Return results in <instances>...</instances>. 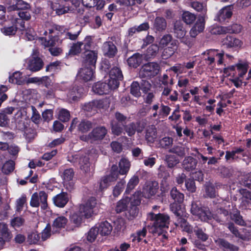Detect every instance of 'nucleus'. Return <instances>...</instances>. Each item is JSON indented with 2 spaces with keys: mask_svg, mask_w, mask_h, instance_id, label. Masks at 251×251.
Returning a JSON list of instances; mask_svg holds the SVG:
<instances>
[{
  "mask_svg": "<svg viewBox=\"0 0 251 251\" xmlns=\"http://www.w3.org/2000/svg\"><path fill=\"white\" fill-rule=\"evenodd\" d=\"M94 197L91 196L84 203L79 204L78 211L74 212L70 215V223L75 227H80L84 220L89 219L94 214Z\"/></svg>",
  "mask_w": 251,
  "mask_h": 251,
  "instance_id": "obj_1",
  "label": "nucleus"
},
{
  "mask_svg": "<svg viewBox=\"0 0 251 251\" xmlns=\"http://www.w3.org/2000/svg\"><path fill=\"white\" fill-rule=\"evenodd\" d=\"M215 213L211 212V217L209 221L213 219L221 225H224L229 220L230 214V207L233 206L232 202L222 199H217L213 201Z\"/></svg>",
  "mask_w": 251,
  "mask_h": 251,
  "instance_id": "obj_2",
  "label": "nucleus"
},
{
  "mask_svg": "<svg viewBox=\"0 0 251 251\" xmlns=\"http://www.w3.org/2000/svg\"><path fill=\"white\" fill-rule=\"evenodd\" d=\"M148 219L152 222V227L154 232H158V234L164 230L168 229L170 224V217L165 213L155 214L152 212H150L148 215Z\"/></svg>",
  "mask_w": 251,
  "mask_h": 251,
  "instance_id": "obj_3",
  "label": "nucleus"
},
{
  "mask_svg": "<svg viewBox=\"0 0 251 251\" xmlns=\"http://www.w3.org/2000/svg\"><path fill=\"white\" fill-rule=\"evenodd\" d=\"M117 166L113 165L108 175L102 176L98 182L99 187L95 192L97 196L101 197L103 192L106 190L113 183L115 182L118 179Z\"/></svg>",
  "mask_w": 251,
  "mask_h": 251,
  "instance_id": "obj_4",
  "label": "nucleus"
},
{
  "mask_svg": "<svg viewBox=\"0 0 251 251\" xmlns=\"http://www.w3.org/2000/svg\"><path fill=\"white\" fill-rule=\"evenodd\" d=\"M53 30L49 29V35L48 37H42L40 38V41L42 45L45 47L50 48L49 49L50 54L54 56L59 55L62 51L61 48L58 47L53 48L59 41L60 39L57 35H53Z\"/></svg>",
  "mask_w": 251,
  "mask_h": 251,
  "instance_id": "obj_5",
  "label": "nucleus"
},
{
  "mask_svg": "<svg viewBox=\"0 0 251 251\" xmlns=\"http://www.w3.org/2000/svg\"><path fill=\"white\" fill-rule=\"evenodd\" d=\"M193 201L191 204V213L196 216L201 221L208 222L211 217V211L207 207L202 206L200 203Z\"/></svg>",
  "mask_w": 251,
  "mask_h": 251,
  "instance_id": "obj_6",
  "label": "nucleus"
},
{
  "mask_svg": "<svg viewBox=\"0 0 251 251\" xmlns=\"http://www.w3.org/2000/svg\"><path fill=\"white\" fill-rule=\"evenodd\" d=\"M160 66L154 62L143 65L140 69L139 75L142 78L150 79L156 76L159 73Z\"/></svg>",
  "mask_w": 251,
  "mask_h": 251,
  "instance_id": "obj_7",
  "label": "nucleus"
},
{
  "mask_svg": "<svg viewBox=\"0 0 251 251\" xmlns=\"http://www.w3.org/2000/svg\"><path fill=\"white\" fill-rule=\"evenodd\" d=\"M15 12V17H13L12 19L22 28V30H24L25 21H28L31 19V9L17 10Z\"/></svg>",
  "mask_w": 251,
  "mask_h": 251,
  "instance_id": "obj_8",
  "label": "nucleus"
},
{
  "mask_svg": "<svg viewBox=\"0 0 251 251\" xmlns=\"http://www.w3.org/2000/svg\"><path fill=\"white\" fill-rule=\"evenodd\" d=\"M50 7L52 10L55 11V13L59 16L68 13L71 10L68 6H66L64 4L62 0H57L55 2H51Z\"/></svg>",
  "mask_w": 251,
  "mask_h": 251,
  "instance_id": "obj_9",
  "label": "nucleus"
},
{
  "mask_svg": "<svg viewBox=\"0 0 251 251\" xmlns=\"http://www.w3.org/2000/svg\"><path fill=\"white\" fill-rule=\"evenodd\" d=\"M18 29L22 30V28L12 19L11 24H5L1 28L0 31L5 36H13L16 34Z\"/></svg>",
  "mask_w": 251,
  "mask_h": 251,
  "instance_id": "obj_10",
  "label": "nucleus"
},
{
  "mask_svg": "<svg viewBox=\"0 0 251 251\" xmlns=\"http://www.w3.org/2000/svg\"><path fill=\"white\" fill-rule=\"evenodd\" d=\"M44 64V62L40 57H32L28 62L27 68L32 72H36L43 68Z\"/></svg>",
  "mask_w": 251,
  "mask_h": 251,
  "instance_id": "obj_11",
  "label": "nucleus"
},
{
  "mask_svg": "<svg viewBox=\"0 0 251 251\" xmlns=\"http://www.w3.org/2000/svg\"><path fill=\"white\" fill-rule=\"evenodd\" d=\"M232 15V7L231 6H225L220 9L217 13L215 20L223 23L226 19H229Z\"/></svg>",
  "mask_w": 251,
  "mask_h": 251,
  "instance_id": "obj_12",
  "label": "nucleus"
},
{
  "mask_svg": "<svg viewBox=\"0 0 251 251\" xmlns=\"http://www.w3.org/2000/svg\"><path fill=\"white\" fill-rule=\"evenodd\" d=\"M11 5L8 7L9 11L25 10L31 9L29 3L23 0H10Z\"/></svg>",
  "mask_w": 251,
  "mask_h": 251,
  "instance_id": "obj_13",
  "label": "nucleus"
},
{
  "mask_svg": "<svg viewBox=\"0 0 251 251\" xmlns=\"http://www.w3.org/2000/svg\"><path fill=\"white\" fill-rule=\"evenodd\" d=\"M69 195L67 192H62L55 196L53 199V203L55 206L63 208L69 201Z\"/></svg>",
  "mask_w": 251,
  "mask_h": 251,
  "instance_id": "obj_14",
  "label": "nucleus"
},
{
  "mask_svg": "<svg viewBox=\"0 0 251 251\" xmlns=\"http://www.w3.org/2000/svg\"><path fill=\"white\" fill-rule=\"evenodd\" d=\"M186 30L183 27V25L181 21H176L174 25V33L175 36L178 39L181 40V42L186 44L185 41V35L186 34Z\"/></svg>",
  "mask_w": 251,
  "mask_h": 251,
  "instance_id": "obj_15",
  "label": "nucleus"
},
{
  "mask_svg": "<svg viewBox=\"0 0 251 251\" xmlns=\"http://www.w3.org/2000/svg\"><path fill=\"white\" fill-rule=\"evenodd\" d=\"M83 92L84 88L82 86L75 84L70 90L68 97L74 101H77Z\"/></svg>",
  "mask_w": 251,
  "mask_h": 251,
  "instance_id": "obj_16",
  "label": "nucleus"
},
{
  "mask_svg": "<svg viewBox=\"0 0 251 251\" xmlns=\"http://www.w3.org/2000/svg\"><path fill=\"white\" fill-rule=\"evenodd\" d=\"M102 49L103 54L109 57H114L117 52L116 46L111 41L104 42Z\"/></svg>",
  "mask_w": 251,
  "mask_h": 251,
  "instance_id": "obj_17",
  "label": "nucleus"
},
{
  "mask_svg": "<svg viewBox=\"0 0 251 251\" xmlns=\"http://www.w3.org/2000/svg\"><path fill=\"white\" fill-rule=\"evenodd\" d=\"M140 123L132 122L128 125H124V130L129 136H132L134 135L135 132H141L143 130V127L140 126Z\"/></svg>",
  "mask_w": 251,
  "mask_h": 251,
  "instance_id": "obj_18",
  "label": "nucleus"
},
{
  "mask_svg": "<svg viewBox=\"0 0 251 251\" xmlns=\"http://www.w3.org/2000/svg\"><path fill=\"white\" fill-rule=\"evenodd\" d=\"M158 188V183L157 181H150L144 188V192L147 195V197L150 198L156 194Z\"/></svg>",
  "mask_w": 251,
  "mask_h": 251,
  "instance_id": "obj_19",
  "label": "nucleus"
},
{
  "mask_svg": "<svg viewBox=\"0 0 251 251\" xmlns=\"http://www.w3.org/2000/svg\"><path fill=\"white\" fill-rule=\"evenodd\" d=\"M222 43L223 45L227 48L241 47L242 45V42L239 39L231 35H227L224 38Z\"/></svg>",
  "mask_w": 251,
  "mask_h": 251,
  "instance_id": "obj_20",
  "label": "nucleus"
},
{
  "mask_svg": "<svg viewBox=\"0 0 251 251\" xmlns=\"http://www.w3.org/2000/svg\"><path fill=\"white\" fill-rule=\"evenodd\" d=\"M97 228L98 233L102 236H106L110 234L112 230V226L107 221L101 222L98 227L95 226V229Z\"/></svg>",
  "mask_w": 251,
  "mask_h": 251,
  "instance_id": "obj_21",
  "label": "nucleus"
},
{
  "mask_svg": "<svg viewBox=\"0 0 251 251\" xmlns=\"http://www.w3.org/2000/svg\"><path fill=\"white\" fill-rule=\"evenodd\" d=\"M69 158L68 161L70 162L78 161L79 164L80 168L85 173L90 171V163L89 161L90 158Z\"/></svg>",
  "mask_w": 251,
  "mask_h": 251,
  "instance_id": "obj_22",
  "label": "nucleus"
},
{
  "mask_svg": "<svg viewBox=\"0 0 251 251\" xmlns=\"http://www.w3.org/2000/svg\"><path fill=\"white\" fill-rule=\"evenodd\" d=\"M157 138V130L155 126L151 125L148 126L146 129L145 138L149 143H153Z\"/></svg>",
  "mask_w": 251,
  "mask_h": 251,
  "instance_id": "obj_23",
  "label": "nucleus"
},
{
  "mask_svg": "<svg viewBox=\"0 0 251 251\" xmlns=\"http://www.w3.org/2000/svg\"><path fill=\"white\" fill-rule=\"evenodd\" d=\"M119 167L120 170L118 171L117 168L118 177L119 175H126L130 167V163L126 158H122L119 163Z\"/></svg>",
  "mask_w": 251,
  "mask_h": 251,
  "instance_id": "obj_24",
  "label": "nucleus"
},
{
  "mask_svg": "<svg viewBox=\"0 0 251 251\" xmlns=\"http://www.w3.org/2000/svg\"><path fill=\"white\" fill-rule=\"evenodd\" d=\"M84 64L89 66H94V50H84L82 53Z\"/></svg>",
  "mask_w": 251,
  "mask_h": 251,
  "instance_id": "obj_25",
  "label": "nucleus"
},
{
  "mask_svg": "<svg viewBox=\"0 0 251 251\" xmlns=\"http://www.w3.org/2000/svg\"><path fill=\"white\" fill-rule=\"evenodd\" d=\"M159 51V47L157 44H152L148 47L146 53L143 54V57L146 60H149L154 58Z\"/></svg>",
  "mask_w": 251,
  "mask_h": 251,
  "instance_id": "obj_26",
  "label": "nucleus"
},
{
  "mask_svg": "<svg viewBox=\"0 0 251 251\" xmlns=\"http://www.w3.org/2000/svg\"><path fill=\"white\" fill-rule=\"evenodd\" d=\"M143 58V54L136 53L129 57L127 62L129 66L136 68L140 65Z\"/></svg>",
  "mask_w": 251,
  "mask_h": 251,
  "instance_id": "obj_27",
  "label": "nucleus"
},
{
  "mask_svg": "<svg viewBox=\"0 0 251 251\" xmlns=\"http://www.w3.org/2000/svg\"><path fill=\"white\" fill-rule=\"evenodd\" d=\"M177 41L173 40L170 44V46L166 48L162 52V56L164 58L167 59L172 56L177 48Z\"/></svg>",
  "mask_w": 251,
  "mask_h": 251,
  "instance_id": "obj_28",
  "label": "nucleus"
},
{
  "mask_svg": "<svg viewBox=\"0 0 251 251\" xmlns=\"http://www.w3.org/2000/svg\"><path fill=\"white\" fill-rule=\"evenodd\" d=\"M93 75L94 72L91 66L85 67L82 69L79 72L80 78L85 82L91 80Z\"/></svg>",
  "mask_w": 251,
  "mask_h": 251,
  "instance_id": "obj_29",
  "label": "nucleus"
},
{
  "mask_svg": "<svg viewBox=\"0 0 251 251\" xmlns=\"http://www.w3.org/2000/svg\"><path fill=\"white\" fill-rule=\"evenodd\" d=\"M94 226L92 227L86 234V248L88 251H94Z\"/></svg>",
  "mask_w": 251,
  "mask_h": 251,
  "instance_id": "obj_30",
  "label": "nucleus"
},
{
  "mask_svg": "<svg viewBox=\"0 0 251 251\" xmlns=\"http://www.w3.org/2000/svg\"><path fill=\"white\" fill-rule=\"evenodd\" d=\"M198 161L196 158H184L182 162L183 168L187 171L194 170Z\"/></svg>",
  "mask_w": 251,
  "mask_h": 251,
  "instance_id": "obj_31",
  "label": "nucleus"
},
{
  "mask_svg": "<svg viewBox=\"0 0 251 251\" xmlns=\"http://www.w3.org/2000/svg\"><path fill=\"white\" fill-rule=\"evenodd\" d=\"M230 217L232 221L237 225L246 226L247 225L243 219V216L241 215L240 211L236 208V211L233 213L230 212Z\"/></svg>",
  "mask_w": 251,
  "mask_h": 251,
  "instance_id": "obj_32",
  "label": "nucleus"
},
{
  "mask_svg": "<svg viewBox=\"0 0 251 251\" xmlns=\"http://www.w3.org/2000/svg\"><path fill=\"white\" fill-rule=\"evenodd\" d=\"M171 198L174 200V202L182 203L184 199V195L177 189L176 187L172 188L170 191Z\"/></svg>",
  "mask_w": 251,
  "mask_h": 251,
  "instance_id": "obj_33",
  "label": "nucleus"
},
{
  "mask_svg": "<svg viewBox=\"0 0 251 251\" xmlns=\"http://www.w3.org/2000/svg\"><path fill=\"white\" fill-rule=\"evenodd\" d=\"M0 235L7 242L10 241L12 238V234L8 229L7 225L4 223H0Z\"/></svg>",
  "mask_w": 251,
  "mask_h": 251,
  "instance_id": "obj_34",
  "label": "nucleus"
},
{
  "mask_svg": "<svg viewBox=\"0 0 251 251\" xmlns=\"http://www.w3.org/2000/svg\"><path fill=\"white\" fill-rule=\"evenodd\" d=\"M218 243L220 248L228 250L229 251H238L239 248L226 241L223 238H219L218 240Z\"/></svg>",
  "mask_w": 251,
  "mask_h": 251,
  "instance_id": "obj_35",
  "label": "nucleus"
},
{
  "mask_svg": "<svg viewBox=\"0 0 251 251\" xmlns=\"http://www.w3.org/2000/svg\"><path fill=\"white\" fill-rule=\"evenodd\" d=\"M167 27V22L163 17H157L154 20L153 28L158 31L165 30Z\"/></svg>",
  "mask_w": 251,
  "mask_h": 251,
  "instance_id": "obj_36",
  "label": "nucleus"
},
{
  "mask_svg": "<svg viewBox=\"0 0 251 251\" xmlns=\"http://www.w3.org/2000/svg\"><path fill=\"white\" fill-rule=\"evenodd\" d=\"M95 93L99 95L107 94L110 92L109 87H108L107 82H98L95 84Z\"/></svg>",
  "mask_w": 251,
  "mask_h": 251,
  "instance_id": "obj_37",
  "label": "nucleus"
},
{
  "mask_svg": "<svg viewBox=\"0 0 251 251\" xmlns=\"http://www.w3.org/2000/svg\"><path fill=\"white\" fill-rule=\"evenodd\" d=\"M139 179L137 176H133L128 181L125 195L129 194L135 187L138 184Z\"/></svg>",
  "mask_w": 251,
  "mask_h": 251,
  "instance_id": "obj_38",
  "label": "nucleus"
},
{
  "mask_svg": "<svg viewBox=\"0 0 251 251\" xmlns=\"http://www.w3.org/2000/svg\"><path fill=\"white\" fill-rule=\"evenodd\" d=\"M68 219L64 216H58L53 222L52 227L57 229L65 228L68 223Z\"/></svg>",
  "mask_w": 251,
  "mask_h": 251,
  "instance_id": "obj_39",
  "label": "nucleus"
},
{
  "mask_svg": "<svg viewBox=\"0 0 251 251\" xmlns=\"http://www.w3.org/2000/svg\"><path fill=\"white\" fill-rule=\"evenodd\" d=\"M9 82L13 84L22 85L24 83L22 73L19 71L13 73L9 76Z\"/></svg>",
  "mask_w": 251,
  "mask_h": 251,
  "instance_id": "obj_40",
  "label": "nucleus"
},
{
  "mask_svg": "<svg viewBox=\"0 0 251 251\" xmlns=\"http://www.w3.org/2000/svg\"><path fill=\"white\" fill-rule=\"evenodd\" d=\"M93 126L91 122L82 120L77 126V130L81 133H86L89 131Z\"/></svg>",
  "mask_w": 251,
  "mask_h": 251,
  "instance_id": "obj_41",
  "label": "nucleus"
},
{
  "mask_svg": "<svg viewBox=\"0 0 251 251\" xmlns=\"http://www.w3.org/2000/svg\"><path fill=\"white\" fill-rule=\"evenodd\" d=\"M141 193L139 191L135 192L131 197H126V199H127L128 204L130 203V205L137 206L139 205L141 201Z\"/></svg>",
  "mask_w": 251,
  "mask_h": 251,
  "instance_id": "obj_42",
  "label": "nucleus"
},
{
  "mask_svg": "<svg viewBox=\"0 0 251 251\" xmlns=\"http://www.w3.org/2000/svg\"><path fill=\"white\" fill-rule=\"evenodd\" d=\"M190 5L193 9L198 12L204 13L207 11L206 4L205 2L193 1L191 2Z\"/></svg>",
  "mask_w": 251,
  "mask_h": 251,
  "instance_id": "obj_43",
  "label": "nucleus"
},
{
  "mask_svg": "<svg viewBox=\"0 0 251 251\" xmlns=\"http://www.w3.org/2000/svg\"><path fill=\"white\" fill-rule=\"evenodd\" d=\"M94 108V100L84 103L82 106V109L85 112V115L87 117H90L94 114L93 108Z\"/></svg>",
  "mask_w": 251,
  "mask_h": 251,
  "instance_id": "obj_44",
  "label": "nucleus"
},
{
  "mask_svg": "<svg viewBox=\"0 0 251 251\" xmlns=\"http://www.w3.org/2000/svg\"><path fill=\"white\" fill-rule=\"evenodd\" d=\"M239 181L241 185L251 189V173L241 176Z\"/></svg>",
  "mask_w": 251,
  "mask_h": 251,
  "instance_id": "obj_45",
  "label": "nucleus"
},
{
  "mask_svg": "<svg viewBox=\"0 0 251 251\" xmlns=\"http://www.w3.org/2000/svg\"><path fill=\"white\" fill-rule=\"evenodd\" d=\"M14 169L15 162L10 160L4 163L1 168V171L4 174L8 175L13 172Z\"/></svg>",
  "mask_w": 251,
  "mask_h": 251,
  "instance_id": "obj_46",
  "label": "nucleus"
},
{
  "mask_svg": "<svg viewBox=\"0 0 251 251\" xmlns=\"http://www.w3.org/2000/svg\"><path fill=\"white\" fill-rule=\"evenodd\" d=\"M125 184L126 181L124 179H122L117 182L113 189L112 194L114 197H118L121 194L122 192L123 191Z\"/></svg>",
  "mask_w": 251,
  "mask_h": 251,
  "instance_id": "obj_47",
  "label": "nucleus"
},
{
  "mask_svg": "<svg viewBox=\"0 0 251 251\" xmlns=\"http://www.w3.org/2000/svg\"><path fill=\"white\" fill-rule=\"evenodd\" d=\"M83 45V42H77L74 43L71 47L68 53L69 55H75L80 53L81 50V46Z\"/></svg>",
  "mask_w": 251,
  "mask_h": 251,
  "instance_id": "obj_48",
  "label": "nucleus"
},
{
  "mask_svg": "<svg viewBox=\"0 0 251 251\" xmlns=\"http://www.w3.org/2000/svg\"><path fill=\"white\" fill-rule=\"evenodd\" d=\"M111 127L112 133L116 136L120 135L123 132V127L122 125L119 123H116L115 121L111 122Z\"/></svg>",
  "mask_w": 251,
  "mask_h": 251,
  "instance_id": "obj_49",
  "label": "nucleus"
},
{
  "mask_svg": "<svg viewBox=\"0 0 251 251\" xmlns=\"http://www.w3.org/2000/svg\"><path fill=\"white\" fill-rule=\"evenodd\" d=\"M182 203L174 202L170 204V208L171 211L176 216H180L182 214Z\"/></svg>",
  "mask_w": 251,
  "mask_h": 251,
  "instance_id": "obj_50",
  "label": "nucleus"
},
{
  "mask_svg": "<svg viewBox=\"0 0 251 251\" xmlns=\"http://www.w3.org/2000/svg\"><path fill=\"white\" fill-rule=\"evenodd\" d=\"M24 135L27 141L30 142L35 138L37 133L35 129L31 127H26L25 128Z\"/></svg>",
  "mask_w": 251,
  "mask_h": 251,
  "instance_id": "obj_51",
  "label": "nucleus"
},
{
  "mask_svg": "<svg viewBox=\"0 0 251 251\" xmlns=\"http://www.w3.org/2000/svg\"><path fill=\"white\" fill-rule=\"evenodd\" d=\"M182 20L186 24H192L196 20V16L194 14H193L189 11L183 12L182 15Z\"/></svg>",
  "mask_w": 251,
  "mask_h": 251,
  "instance_id": "obj_52",
  "label": "nucleus"
},
{
  "mask_svg": "<svg viewBox=\"0 0 251 251\" xmlns=\"http://www.w3.org/2000/svg\"><path fill=\"white\" fill-rule=\"evenodd\" d=\"M127 199H124L120 200L117 203L115 211L117 213H120L126 211L128 205Z\"/></svg>",
  "mask_w": 251,
  "mask_h": 251,
  "instance_id": "obj_53",
  "label": "nucleus"
},
{
  "mask_svg": "<svg viewBox=\"0 0 251 251\" xmlns=\"http://www.w3.org/2000/svg\"><path fill=\"white\" fill-rule=\"evenodd\" d=\"M218 173L223 177L229 178L230 177L233 173V170L232 168H229L225 166H221L219 167Z\"/></svg>",
  "mask_w": 251,
  "mask_h": 251,
  "instance_id": "obj_54",
  "label": "nucleus"
},
{
  "mask_svg": "<svg viewBox=\"0 0 251 251\" xmlns=\"http://www.w3.org/2000/svg\"><path fill=\"white\" fill-rule=\"evenodd\" d=\"M217 51H218L217 50L210 49L203 52L204 54H206L208 56L205 60L207 62V64L208 65L211 66L215 62V59L214 56H215V52Z\"/></svg>",
  "mask_w": 251,
  "mask_h": 251,
  "instance_id": "obj_55",
  "label": "nucleus"
},
{
  "mask_svg": "<svg viewBox=\"0 0 251 251\" xmlns=\"http://www.w3.org/2000/svg\"><path fill=\"white\" fill-rule=\"evenodd\" d=\"M107 134V130L104 126L95 128V141L102 140Z\"/></svg>",
  "mask_w": 251,
  "mask_h": 251,
  "instance_id": "obj_56",
  "label": "nucleus"
},
{
  "mask_svg": "<svg viewBox=\"0 0 251 251\" xmlns=\"http://www.w3.org/2000/svg\"><path fill=\"white\" fill-rule=\"evenodd\" d=\"M205 191L208 197L212 198L216 196L215 188L212 183L208 182L205 184Z\"/></svg>",
  "mask_w": 251,
  "mask_h": 251,
  "instance_id": "obj_57",
  "label": "nucleus"
},
{
  "mask_svg": "<svg viewBox=\"0 0 251 251\" xmlns=\"http://www.w3.org/2000/svg\"><path fill=\"white\" fill-rule=\"evenodd\" d=\"M185 186L186 190L191 193H195L196 191V186L194 179L188 178L185 180Z\"/></svg>",
  "mask_w": 251,
  "mask_h": 251,
  "instance_id": "obj_58",
  "label": "nucleus"
},
{
  "mask_svg": "<svg viewBox=\"0 0 251 251\" xmlns=\"http://www.w3.org/2000/svg\"><path fill=\"white\" fill-rule=\"evenodd\" d=\"M109 77L116 78L118 79L122 80L123 78L122 71L117 67H113L110 71H109Z\"/></svg>",
  "mask_w": 251,
  "mask_h": 251,
  "instance_id": "obj_59",
  "label": "nucleus"
},
{
  "mask_svg": "<svg viewBox=\"0 0 251 251\" xmlns=\"http://www.w3.org/2000/svg\"><path fill=\"white\" fill-rule=\"evenodd\" d=\"M194 232L196 237L202 242H205L208 239V235L205 233L201 228L197 227V229H194Z\"/></svg>",
  "mask_w": 251,
  "mask_h": 251,
  "instance_id": "obj_60",
  "label": "nucleus"
},
{
  "mask_svg": "<svg viewBox=\"0 0 251 251\" xmlns=\"http://www.w3.org/2000/svg\"><path fill=\"white\" fill-rule=\"evenodd\" d=\"M40 236L37 231L32 232L28 235L27 242L29 244H36L40 240Z\"/></svg>",
  "mask_w": 251,
  "mask_h": 251,
  "instance_id": "obj_61",
  "label": "nucleus"
},
{
  "mask_svg": "<svg viewBox=\"0 0 251 251\" xmlns=\"http://www.w3.org/2000/svg\"><path fill=\"white\" fill-rule=\"evenodd\" d=\"M140 86L139 83L137 81H134L130 86V93L136 97L140 96L141 93L140 91Z\"/></svg>",
  "mask_w": 251,
  "mask_h": 251,
  "instance_id": "obj_62",
  "label": "nucleus"
},
{
  "mask_svg": "<svg viewBox=\"0 0 251 251\" xmlns=\"http://www.w3.org/2000/svg\"><path fill=\"white\" fill-rule=\"evenodd\" d=\"M75 173L72 168L65 169L63 173L62 177L65 181H70L74 177Z\"/></svg>",
  "mask_w": 251,
  "mask_h": 251,
  "instance_id": "obj_63",
  "label": "nucleus"
},
{
  "mask_svg": "<svg viewBox=\"0 0 251 251\" xmlns=\"http://www.w3.org/2000/svg\"><path fill=\"white\" fill-rule=\"evenodd\" d=\"M205 26V19L203 16L199 17L196 23L193 26L197 31L201 32L203 31Z\"/></svg>",
  "mask_w": 251,
  "mask_h": 251,
  "instance_id": "obj_64",
  "label": "nucleus"
}]
</instances>
